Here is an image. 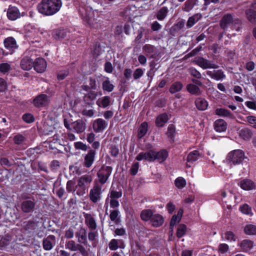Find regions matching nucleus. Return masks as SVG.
Returning <instances> with one entry per match:
<instances>
[{
  "mask_svg": "<svg viewBox=\"0 0 256 256\" xmlns=\"http://www.w3.org/2000/svg\"><path fill=\"white\" fill-rule=\"evenodd\" d=\"M84 216L85 219V223L91 230H94L96 229L97 224L96 220L90 214L84 213Z\"/></svg>",
  "mask_w": 256,
  "mask_h": 256,
  "instance_id": "dca6fc26",
  "label": "nucleus"
},
{
  "mask_svg": "<svg viewBox=\"0 0 256 256\" xmlns=\"http://www.w3.org/2000/svg\"><path fill=\"white\" fill-rule=\"evenodd\" d=\"M150 221L154 227H158L163 224L164 219L162 215L156 214H153Z\"/></svg>",
  "mask_w": 256,
  "mask_h": 256,
  "instance_id": "cd10ccee",
  "label": "nucleus"
},
{
  "mask_svg": "<svg viewBox=\"0 0 256 256\" xmlns=\"http://www.w3.org/2000/svg\"><path fill=\"white\" fill-rule=\"evenodd\" d=\"M34 69L38 73L43 72L46 69V63L44 58H38L34 61Z\"/></svg>",
  "mask_w": 256,
  "mask_h": 256,
  "instance_id": "4468645a",
  "label": "nucleus"
},
{
  "mask_svg": "<svg viewBox=\"0 0 256 256\" xmlns=\"http://www.w3.org/2000/svg\"><path fill=\"white\" fill-rule=\"evenodd\" d=\"M62 5L60 0H42L37 6V9L40 13L49 16L58 12Z\"/></svg>",
  "mask_w": 256,
  "mask_h": 256,
  "instance_id": "f257e3e1",
  "label": "nucleus"
},
{
  "mask_svg": "<svg viewBox=\"0 0 256 256\" xmlns=\"http://www.w3.org/2000/svg\"><path fill=\"white\" fill-rule=\"evenodd\" d=\"M20 14L18 9L16 6H10L7 11L8 18L11 20H14L19 18Z\"/></svg>",
  "mask_w": 256,
  "mask_h": 256,
  "instance_id": "aec40b11",
  "label": "nucleus"
},
{
  "mask_svg": "<svg viewBox=\"0 0 256 256\" xmlns=\"http://www.w3.org/2000/svg\"><path fill=\"white\" fill-rule=\"evenodd\" d=\"M67 32L64 30H56L52 34L53 37L57 39H62L64 38L66 36Z\"/></svg>",
  "mask_w": 256,
  "mask_h": 256,
  "instance_id": "de8ad7c7",
  "label": "nucleus"
},
{
  "mask_svg": "<svg viewBox=\"0 0 256 256\" xmlns=\"http://www.w3.org/2000/svg\"><path fill=\"white\" fill-rule=\"evenodd\" d=\"M148 132V124L146 122H142L138 130V138H141L146 135Z\"/></svg>",
  "mask_w": 256,
  "mask_h": 256,
  "instance_id": "09e8293b",
  "label": "nucleus"
},
{
  "mask_svg": "<svg viewBox=\"0 0 256 256\" xmlns=\"http://www.w3.org/2000/svg\"><path fill=\"white\" fill-rule=\"evenodd\" d=\"M50 102L49 96L46 94H40L33 100L32 103L36 108L44 107L48 105Z\"/></svg>",
  "mask_w": 256,
  "mask_h": 256,
  "instance_id": "6e6552de",
  "label": "nucleus"
},
{
  "mask_svg": "<svg viewBox=\"0 0 256 256\" xmlns=\"http://www.w3.org/2000/svg\"><path fill=\"white\" fill-rule=\"evenodd\" d=\"M208 76L211 78L216 80H222L225 79L226 76L222 70H208L206 72Z\"/></svg>",
  "mask_w": 256,
  "mask_h": 256,
  "instance_id": "ddd939ff",
  "label": "nucleus"
},
{
  "mask_svg": "<svg viewBox=\"0 0 256 256\" xmlns=\"http://www.w3.org/2000/svg\"><path fill=\"white\" fill-rule=\"evenodd\" d=\"M108 122L102 118H98L92 122V128L96 133L102 132L108 126Z\"/></svg>",
  "mask_w": 256,
  "mask_h": 256,
  "instance_id": "9d476101",
  "label": "nucleus"
},
{
  "mask_svg": "<svg viewBox=\"0 0 256 256\" xmlns=\"http://www.w3.org/2000/svg\"><path fill=\"white\" fill-rule=\"evenodd\" d=\"M186 226L184 224H180L178 226L177 232L176 236L178 238L182 237L186 234Z\"/></svg>",
  "mask_w": 256,
  "mask_h": 256,
  "instance_id": "6e6d98bb",
  "label": "nucleus"
},
{
  "mask_svg": "<svg viewBox=\"0 0 256 256\" xmlns=\"http://www.w3.org/2000/svg\"><path fill=\"white\" fill-rule=\"evenodd\" d=\"M196 108L199 110L204 111L207 109L208 106V102L206 99L202 98H198L194 102Z\"/></svg>",
  "mask_w": 256,
  "mask_h": 256,
  "instance_id": "bb28decb",
  "label": "nucleus"
},
{
  "mask_svg": "<svg viewBox=\"0 0 256 256\" xmlns=\"http://www.w3.org/2000/svg\"><path fill=\"white\" fill-rule=\"evenodd\" d=\"M252 132L248 128H246L240 130V136L245 140H248L252 136Z\"/></svg>",
  "mask_w": 256,
  "mask_h": 256,
  "instance_id": "f704fd0d",
  "label": "nucleus"
},
{
  "mask_svg": "<svg viewBox=\"0 0 256 256\" xmlns=\"http://www.w3.org/2000/svg\"><path fill=\"white\" fill-rule=\"evenodd\" d=\"M110 220L116 224L120 222V211L117 209L110 210Z\"/></svg>",
  "mask_w": 256,
  "mask_h": 256,
  "instance_id": "c03bdc74",
  "label": "nucleus"
},
{
  "mask_svg": "<svg viewBox=\"0 0 256 256\" xmlns=\"http://www.w3.org/2000/svg\"><path fill=\"white\" fill-rule=\"evenodd\" d=\"M238 246L240 247L242 251L248 252L254 246V242L250 240H244L238 244Z\"/></svg>",
  "mask_w": 256,
  "mask_h": 256,
  "instance_id": "393cba45",
  "label": "nucleus"
},
{
  "mask_svg": "<svg viewBox=\"0 0 256 256\" xmlns=\"http://www.w3.org/2000/svg\"><path fill=\"white\" fill-rule=\"evenodd\" d=\"M168 117L166 113L158 115L156 120V125L157 127H162L168 120Z\"/></svg>",
  "mask_w": 256,
  "mask_h": 256,
  "instance_id": "7c9ffc66",
  "label": "nucleus"
},
{
  "mask_svg": "<svg viewBox=\"0 0 256 256\" xmlns=\"http://www.w3.org/2000/svg\"><path fill=\"white\" fill-rule=\"evenodd\" d=\"M216 114L220 116L228 117L233 118V114L228 110L222 108H218L214 112Z\"/></svg>",
  "mask_w": 256,
  "mask_h": 256,
  "instance_id": "c9c22d12",
  "label": "nucleus"
},
{
  "mask_svg": "<svg viewBox=\"0 0 256 256\" xmlns=\"http://www.w3.org/2000/svg\"><path fill=\"white\" fill-rule=\"evenodd\" d=\"M96 96L97 94L95 92H90L84 96V100L88 104L92 106L93 104L92 102L96 98Z\"/></svg>",
  "mask_w": 256,
  "mask_h": 256,
  "instance_id": "a19ab883",
  "label": "nucleus"
},
{
  "mask_svg": "<svg viewBox=\"0 0 256 256\" xmlns=\"http://www.w3.org/2000/svg\"><path fill=\"white\" fill-rule=\"evenodd\" d=\"M56 244V237L52 234H50L44 237L42 240V248L46 251L52 250L55 246Z\"/></svg>",
  "mask_w": 256,
  "mask_h": 256,
  "instance_id": "423d86ee",
  "label": "nucleus"
},
{
  "mask_svg": "<svg viewBox=\"0 0 256 256\" xmlns=\"http://www.w3.org/2000/svg\"><path fill=\"white\" fill-rule=\"evenodd\" d=\"M246 120L251 126L256 129V116H248L246 117Z\"/></svg>",
  "mask_w": 256,
  "mask_h": 256,
  "instance_id": "338daca9",
  "label": "nucleus"
},
{
  "mask_svg": "<svg viewBox=\"0 0 256 256\" xmlns=\"http://www.w3.org/2000/svg\"><path fill=\"white\" fill-rule=\"evenodd\" d=\"M238 186L244 190H249L254 188V183L248 179H244L238 184Z\"/></svg>",
  "mask_w": 256,
  "mask_h": 256,
  "instance_id": "b1692460",
  "label": "nucleus"
},
{
  "mask_svg": "<svg viewBox=\"0 0 256 256\" xmlns=\"http://www.w3.org/2000/svg\"><path fill=\"white\" fill-rule=\"evenodd\" d=\"M98 232L96 231L91 230L88 233V238L89 240L92 242V245L93 247L96 246V244L94 242L98 236Z\"/></svg>",
  "mask_w": 256,
  "mask_h": 256,
  "instance_id": "4d7b16f0",
  "label": "nucleus"
},
{
  "mask_svg": "<svg viewBox=\"0 0 256 256\" xmlns=\"http://www.w3.org/2000/svg\"><path fill=\"white\" fill-rule=\"evenodd\" d=\"M72 130L78 134L84 132L86 128V123L81 119L76 120L70 124Z\"/></svg>",
  "mask_w": 256,
  "mask_h": 256,
  "instance_id": "f8f14e48",
  "label": "nucleus"
},
{
  "mask_svg": "<svg viewBox=\"0 0 256 256\" xmlns=\"http://www.w3.org/2000/svg\"><path fill=\"white\" fill-rule=\"evenodd\" d=\"M152 215V212L151 210L146 209L141 212L140 216L143 221L147 222L149 220H150Z\"/></svg>",
  "mask_w": 256,
  "mask_h": 256,
  "instance_id": "ea45409f",
  "label": "nucleus"
},
{
  "mask_svg": "<svg viewBox=\"0 0 256 256\" xmlns=\"http://www.w3.org/2000/svg\"><path fill=\"white\" fill-rule=\"evenodd\" d=\"M247 19L252 24H256V10L248 8L245 12Z\"/></svg>",
  "mask_w": 256,
  "mask_h": 256,
  "instance_id": "e433bc0d",
  "label": "nucleus"
},
{
  "mask_svg": "<svg viewBox=\"0 0 256 256\" xmlns=\"http://www.w3.org/2000/svg\"><path fill=\"white\" fill-rule=\"evenodd\" d=\"M4 47L12 54L18 47L16 40L12 36L6 38L4 40Z\"/></svg>",
  "mask_w": 256,
  "mask_h": 256,
  "instance_id": "f3484780",
  "label": "nucleus"
},
{
  "mask_svg": "<svg viewBox=\"0 0 256 256\" xmlns=\"http://www.w3.org/2000/svg\"><path fill=\"white\" fill-rule=\"evenodd\" d=\"M94 12H90L88 14H86L84 17V20L91 27L94 28H98L100 27V24L96 18H94Z\"/></svg>",
  "mask_w": 256,
  "mask_h": 256,
  "instance_id": "2eb2a0df",
  "label": "nucleus"
},
{
  "mask_svg": "<svg viewBox=\"0 0 256 256\" xmlns=\"http://www.w3.org/2000/svg\"><path fill=\"white\" fill-rule=\"evenodd\" d=\"M233 21L234 18L232 15L230 14H226L224 16L220 22V26L226 30Z\"/></svg>",
  "mask_w": 256,
  "mask_h": 256,
  "instance_id": "412c9836",
  "label": "nucleus"
},
{
  "mask_svg": "<svg viewBox=\"0 0 256 256\" xmlns=\"http://www.w3.org/2000/svg\"><path fill=\"white\" fill-rule=\"evenodd\" d=\"M202 16L200 14H196L190 17L187 22L186 26L188 28L192 27L201 18Z\"/></svg>",
  "mask_w": 256,
  "mask_h": 256,
  "instance_id": "58836bf2",
  "label": "nucleus"
},
{
  "mask_svg": "<svg viewBox=\"0 0 256 256\" xmlns=\"http://www.w3.org/2000/svg\"><path fill=\"white\" fill-rule=\"evenodd\" d=\"M214 128L218 132H224L227 128V124L222 119L217 120L214 123Z\"/></svg>",
  "mask_w": 256,
  "mask_h": 256,
  "instance_id": "c756f323",
  "label": "nucleus"
},
{
  "mask_svg": "<svg viewBox=\"0 0 256 256\" xmlns=\"http://www.w3.org/2000/svg\"><path fill=\"white\" fill-rule=\"evenodd\" d=\"M88 188L78 182L76 186V194L78 196H83L86 194Z\"/></svg>",
  "mask_w": 256,
  "mask_h": 256,
  "instance_id": "864d4df0",
  "label": "nucleus"
},
{
  "mask_svg": "<svg viewBox=\"0 0 256 256\" xmlns=\"http://www.w3.org/2000/svg\"><path fill=\"white\" fill-rule=\"evenodd\" d=\"M114 86L112 84L108 78H106V80H104L102 84V88L104 91L108 92H111L114 89Z\"/></svg>",
  "mask_w": 256,
  "mask_h": 256,
  "instance_id": "79ce46f5",
  "label": "nucleus"
},
{
  "mask_svg": "<svg viewBox=\"0 0 256 256\" xmlns=\"http://www.w3.org/2000/svg\"><path fill=\"white\" fill-rule=\"evenodd\" d=\"M250 99L252 100L246 102L245 104L248 108L256 110V101L254 100L252 98Z\"/></svg>",
  "mask_w": 256,
  "mask_h": 256,
  "instance_id": "774afa93",
  "label": "nucleus"
},
{
  "mask_svg": "<svg viewBox=\"0 0 256 256\" xmlns=\"http://www.w3.org/2000/svg\"><path fill=\"white\" fill-rule=\"evenodd\" d=\"M244 232L246 234H256V226L253 224H248L244 227Z\"/></svg>",
  "mask_w": 256,
  "mask_h": 256,
  "instance_id": "603ef678",
  "label": "nucleus"
},
{
  "mask_svg": "<svg viewBox=\"0 0 256 256\" xmlns=\"http://www.w3.org/2000/svg\"><path fill=\"white\" fill-rule=\"evenodd\" d=\"M226 58L230 63H232L236 58V54L234 50H226L225 51Z\"/></svg>",
  "mask_w": 256,
  "mask_h": 256,
  "instance_id": "5fc2aeb1",
  "label": "nucleus"
},
{
  "mask_svg": "<svg viewBox=\"0 0 256 256\" xmlns=\"http://www.w3.org/2000/svg\"><path fill=\"white\" fill-rule=\"evenodd\" d=\"M142 50L145 53L150 54L154 52L155 47L152 45L146 44L143 46Z\"/></svg>",
  "mask_w": 256,
  "mask_h": 256,
  "instance_id": "0e129e2a",
  "label": "nucleus"
},
{
  "mask_svg": "<svg viewBox=\"0 0 256 256\" xmlns=\"http://www.w3.org/2000/svg\"><path fill=\"white\" fill-rule=\"evenodd\" d=\"M168 10L167 7L163 6L158 12L156 18L159 20H162L165 18L168 13Z\"/></svg>",
  "mask_w": 256,
  "mask_h": 256,
  "instance_id": "49530a36",
  "label": "nucleus"
},
{
  "mask_svg": "<svg viewBox=\"0 0 256 256\" xmlns=\"http://www.w3.org/2000/svg\"><path fill=\"white\" fill-rule=\"evenodd\" d=\"M112 168L110 166H102L97 173L100 183L103 185L106 183L110 176Z\"/></svg>",
  "mask_w": 256,
  "mask_h": 256,
  "instance_id": "39448f33",
  "label": "nucleus"
},
{
  "mask_svg": "<svg viewBox=\"0 0 256 256\" xmlns=\"http://www.w3.org/2000/svg\"><path fill=\"white\" fill-rule=\"evenodd\" d=\"M136 159L138 161L145 160L148 162H154L155 160L154 150H150L146 152H140L136 157Z\"/></svg>",
  "mask_w": 256,
  "mask_h": 256,
  "instance_id": "9b49d317",
  "label": "nucleus"
},
{
  "mask_svg": "<svg viewBox=\"0 0 256 256\" xmlns=\"http://www.w3.org/2000/svg\"><path fill=\"white\" fill-rule=\"evenodd\" d=\"M186 88L187 91L192 94L200 96L202 94V90L200 88L194 84H188Z\"/></svg>",
  "mask_w": 256,
  "mask_h": 256,
  "instance_id": "72a5a7b5",
  "label": "nucleus"
},
{
  "mask_svg": "<svg viewBox=\"0 0 256 256\" xmlns=\"http://www.w3.org/2000/svg\"><path fill=\"white\" fill-rule=\"evenodd\" d=\"M102 52H104V50H102L100 43L98 42H96L93 50L94 54L98 56L100 55Z\"/></svg>",
  "mask_w": 256,
  "mask_h": 256,
  "instance_id": "bf43d9fd",
  "label": "nucleus"
},
{
  "mask_svg": "<svg viewBox=\"0 0 256 256\" xmlns=\"http://www.w3.org/2000/svg\"><path fill=\"white\" fill-rule=\"evenodd\" d=\"M225 239L228 241H234L235 242L236 239V236L234 234L232 231H228L225 234Z\"/></svg>",
  "mask_w": 256,
  "mask_h": 256,
  "instance_id": "69168bd1",
  "label": "nucleus"
},
{
  "mask_svg": "<svg viewBox=\"0 0 256 256\" xmlns=\"http://www.w3.org/2000/svg\"><path fill=\"white\" fill-rule=\"evenodd\" d=\"M96 152L94 150H88V152L83 155L84 157V166L86 168H90L93 164L95 158Z\"/></svg>",
  "mask_w": 256,
  "mask_h": 256,
  "instance_id": "1a4fd4ad",
  "label": "nucleus"
},
{
  "mask_svg": "<svg viewBox=\"0 0 256 256\" xmlns=\"http://www.w3.org/2000/svg\"><path fill=\"white\" fill-rule=\"evenodd\" d=\"M184 86L180 82H175L172 84L169 88V92L170 94H174L180 92Z\"/></svg>",
  "mask_w": 256,
  "mask_h": 256,
  "instance_id": "4c0bfd02",
  "label": "nucleus"
},
{
  "mask_svg": "<svg viewBox=\"0 0 256 256\" xmlns=\"http://www.w3.org/2000/svg\"><path fill=\"white\" fill-rule=\"evenodd\" d=\"M200 156V152L198 150H194L190 152L187 156L186 160L188 162L193 163L198 160Z\"/></svg>",
  "mask_w": 256,
  "mask_h": 256,
  "instance_id": "37998d69",
  "label": "nucleus"
},
{
  "mask_svg": "<svg viewBox=\"0 0 256 256\" xmlns=\"http://www.w3.org/2000/svg\"><path fill=\"white\" fill-rule=\"evenodd\" d=\"M184 22L183 21H179L170 28V34L172 36H176L180 30L184 28Z\"/></svg>",
  "mask_w": 256,
  "mask_h": 256,
  "instance_id": "c85d7f7f",
  "label": "nucleus"
},
{
  "mask_svg": "<svg viewBox=\"0 0 256 256\" xmlns=\"http://www.w3.org/2000/svg\"><path fill=\"white\" fill-rule=\"evenodd\" d=\"M198 4V0H186L182 6V10L184 12H189Z\"/></svg>",
  "mask_w": 256,
  "mask_h": 256,
  "instance_id": "473e14b6",
  "label": "nucleus"
},
{
  "mask_svg": "<svg viewBox=\"0 0 256 256\" xmlns=\"http://www.w3.org/2000/svg\"><path fill=\"white\" fill-rule=\"evenodd\" d=\"M122 196V190L116 191L114 190H110L108 196L106 200L104 206L106 208V212L108 208V205L107 204L110 198L118 200Z\"/></svg>",
  "mask_w": 256,
  "mask_h": 256,
  "instance_id": "4be33fe9",
  "label": "nucleus"
},
{
  "mask_svg": "<svg viewBox=\"0 0 256 256\" xmlns=\"http://www.w3.org/2000/svg\"><path fill=\"white\" fill-rule=\"evenodd\" d=\"M92 181V177L90 174H84L81 176L78 180V182L88 188Z\"/></svg>",
  "mask_w": 256,
  "mask_h": 256,
  "instance_id": "a878e982",
  "label": "nucleus"
},
{
  "mask_svg": "<svg viewBox=\"0 0 256 256\" xmlns=\"http://www.w3.org/2000/svg\"><path fill=\"white\" fill-rule=\"evenodd\" d=\"M155 160H157L159 162H164L168 156V152L166 150H162L158 152L154 150Z\"/></svg>",
  "mask_w": 256,
  "mask_h": 256,
  "instance_id": "2f4dec72",
  "label": "nucleus"
},
{
  "mask_svg": "<svg viewBox=\"0 0 256 256\" xmlns=\"http://www.w3.org/2000/svg\"><path fill=\"white\" fill-rule=\"evenodd\" d=\"M38 222L34 220H30L24 222V230L28 233H34L37 229Z\"/></svg>",
  "mask_w": 256,
  "mask_h": 256,
  "instance_id": "5701e85b",
  "label": "nucleus"
},
{
  "mask_svg": "<svg viewBox=\"0 0 256 256\" xmlns=\"http://www.w3.org/2000/svg\"><path fill=\"white\" fill-rule=\"evenodd\" d=\"M194 62L203 69L217 68H218V65L203 57H198L194 61Z\"/></svg>",
  "mask_w": 256,
  "mask_h": 256,
  "instance_id": "0eeeda50",
  "label": "nucleus"
},
{
  "mask_svg": "<svg viewBox=\"0 0 256 256\" xmlns=\"http://www.w3.org/2000/svg\"><path fill=\"white\" fill-rule=\"evenodd\" d=\"M244 152L241 150H235L230 152L226 158L227 162L230 166L237 165L242 164L246 158Z\"/></svg>",
  "mask_w": 256,
  "mask_h": 256,
  "instance_id": "f03ea898",
  "label": "nucleus"
},
{
  "mask_svg": "<svg viewBox=\"0 0 256 256\" xmlns=\"http://www.w3.org/2000/svg\"><path fill=\"white\" fill-rule=\"evenodd\" d=\"M110 102V98L108 96H104L100 100H98L96 102V104L99 106L106 108L108 106Z\"/></svg>",
  "mask_w": 256,
  "mask_h": 256,
  "instance_id": "a18cd8bd",
  "label": "nucleus"
},
{
  "mask_svg": "<svg viewBox=\"0 0 256 256\" xmlns=\"http://www.w3.org/2000/svg\"><path fill=\"white\" fill-rule=\"evenodd\" d=\"M79 244L76 243L74 240H69L66 242L65 244V247L66 249H68L72 252L76 251V248Z\"/></svg>",
  "mask_w": 256,
  "mask_h": 256,
  "instance_id": "8fccbe9b",
  "label": "nucleus"
},
{
  "mask_svg": "<svg viewBox=\"0 0 256 256\" xmlns=\"http://www.w3.org/2000/svg\"><path fill=\"white\" fill-rule=\"evenodd\" d=\"M66 190L68 192H74L76 191L75 182L73 180H69L66 182Z\"/></svg>",
  "mask_w": 256,
  "mask_h": 256,
  "instance_id": "e2e57ef3",
  "label": "nucleus"
},
{
  "mask_svg": "<svg viewBox=\"0 0 256 256\" xmlns=\"http://www.w3.org/2000/svg\"><path fill=\"white\" fill-rule=\"evenodd\" d=\"M20 68L24 70H29L34 66V60L28 56H24L20 61Z\"/></svg>",
  "mask_w": 256,
  "mask_h": 256,
  "instance_id": "6ab92c4d",
  "label": "nucleus"
},
{
  "mask_svg": "<svg viewBox=\"0 0 256 256\" xmlns=\"http://www.w3.org/2000/svg\"><path fill=\"white\" fill-rule=\"evenodd\" d=\"M36 202L34 198H29L23 200L20 204V209L24 214H31L36 209Z\"/></svg>",
  "mask_w": 256,
  "mask_h": 256,
  "instance_id": "20e7f679",
  "label": "nucleus"
},
{
  "mask_svg": "<svg viewBox=\"0 0 256 256\" xmlns=\"http://www.w3.org/2000/svg\"><path fill=\"white\" fill-rule=\"evenodd\" d=\"M176 186L179 189H182L186 185V180L182 177L176 178L174 182Z\"/></svg>",
  "mask_w": 256,
  "mask_h": 256,
  "instance_id": "13d9d810",
  "label": "nucleus"
},
{
  "mask_svg": "<svg viewBox=\"0 0 256 256\" xmlns=\"http://www.w3.org/2000/svg\"><path fill=\"white\" fill-rule=\"evenodd\" d=\"M102 186L98 184H94L89 193L90 200L94 204L100 202L102 196Z\"/></svg>",
  "mask_w": 256,
  "mask_h": 256,
  "instance_id": "7ed1b4c3",
  "label": "nucleus"
},
{
  "mask_svg": "<svg viewBox=\"0 0 256 256\" xmlns=\"http://www.w3.org/2000/svg\"><path fill=\"white\" fill-rule=\"evenodd\" d=\"M240 210L244 214L252 216V214L251 207L247 204H244L240 208Z\"/></svg>",
  "mask_w": 256,
  "mask_h": 256,
  "instance_id": "052dcab7",
  "label": "nucleus"
},
{
  "mask_svg": "<svg viewBox=\"0 0 256 256\" xmlns=\"http://www.w3.org/2000/svg\"><path fill=\"white\" fill-rule=\"evenodd\" d=\"M14 143L16 144H20L26 140V138L22 134H18L13 138Z\"/></svg>",
  "mask_w": 256,
  "mask_h": 256,
  "instance_id": "680f3d73",
  "label": "nucleus"
},
{
  "mask_svg": "<svg viewBox=\"0 0 256 256\" xmlns=\"http://www.w3.org/2000/svg\"><path fill=\"white\" fill-rule=\"evenodd\" d=\"M75 235L78 243L82 244L84 246L87 244L86 230L84 228L80 227L76 232Z\"/></svg>",
  "mask_w": 256,
  "mask_h": 256,
  "instance_id": "a211bd4d",
  "label": "nucleus"
},
{
  "mask_svg": "<svg viewBox=\"0 0 256 256\" xmlns=\"http://www.w3.org/2000/svg\"><path fill=\"white\" fill-rule=\"evenodd\" d=\"M176 134V128L173 124L168 126L166 134L168 137L170 138L172 142L174 141V138Z\"/></svg>",
  "mask_w": 256,
  "mask_h": 256,
  "instance_id": "3c124183",
  "label": "nucleus"
}]
</instances>
